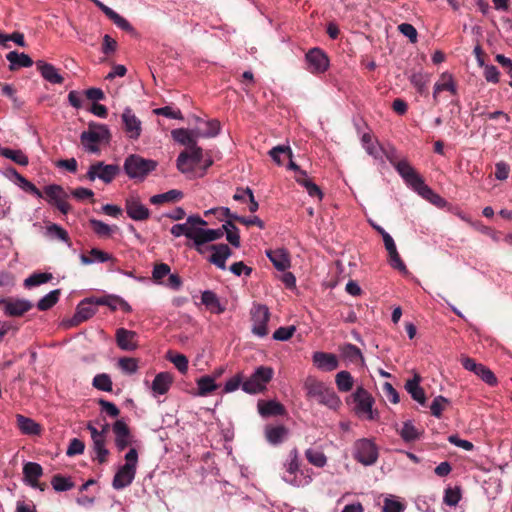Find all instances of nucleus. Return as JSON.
Instances as JSON below:
<instances>
[{"mask_svg":"<svg viewBox=\"0 0 512 512\" xmlns=\"http://www.w3.org/2000/svg\"><path fill=\"white\" fill-rule=\"evenodd\" d=\"M390 163L404 180L406 185L423 199L440 208L447 204L444 198L435 193L428 185L425 184L423 178L406 159L399 160V162L396 163L390 159Z\"/></svg>","mask_w":512,"mask_h":512,"instance_id":"f257e3e1","label":"nucleus"},{"mask_svg":"<svg viewBox=\"0 0 512 512\" xmlns=\"http://www.w3.org/2000/svg\"><path fill=\"white\" fill-rule=\"evenodd\" d=\"M183 228V235L192 240L196 251L204 254V244L218 240L221 235L219 231L205 228L207 222L198 215H190L184 223H180Z\"/></svg>","mask_w":512,"mask_h":512,"instance_id":"f03ea898","label":"nucleus"},{"mask_svg":"<svg viewBox=\"0 0 512 512\" xmlns=\"http://www.w3.org/2000/svg\"><path fill=\"white\" fill-rule=\"evenodd\" d=\"M282 479L294 487H304L312 482L311 470L300 469V460L297 449H292L283 464Z\"/></svg>","mask_w":512,"mask_h":512,"instance_id":"7ed1b4c3","label":"nucleus"},{"mask_svg":"<svg viewBox=\"0 0 512 512\" xmlns=\"http://www.w3.org/2000/svg\"><path fill=\"white\" fill-rule=\"evenodd\" d=\"M304 386L307 396L319 404L327 406L332 410L338 409L341 405V400L335 391L327 387L323 382L310 378L306 380Z\"/></svg>","mask_w":512,"mask_h":512,"instance_id":"20e7f679","label":"nucleus"},{"mask_svg":"<svg viewBox=\"0 0 512 512\" xmlns=\"http://www.w3.org/2000/svg\"><path fill=\"white\" fill-rule=\"evenodd\" d=\"M110 138V130L105 124L90 123L88 129L80 135V141L84 150L94 154L99 153V145L108 143Z\"/></svg>","mask_w":512,"mask_h":512,"instance_id":"39448f33","label":"nucleus"},{"mask_svg":"<svg viewBox=\"0 0 512 512\" xmlns=\"http://www.w3.org/2000/svg\"><path fill=\"white\" fill-rule=\"evenodd\" d=\"M138 465V452L135 448H131L125 454V464L119 466L113 480L112 486L116 490H122L128 487L135 479Z\"/></svg>","mask_w":512,"mask_h":512,"instance_id":"423d86ee","label":"nucleus"},{"mask_svg":"<svg viewBox=\"0 0 512 512\" xmlns=\"http://www.w3.org/2000/svg\"><path fill=\"white\" fill-rule=\"evenodd\" d=\"M352 397L355 403L354 411L359 418L369 421L378 419V412L373 410L374 398L366 389L362 386L357 387Z\"/></svg>","mask_w":512,"mask_h":512,"instance_id":"0eeeda50","label":"nucleus"},{"mask_svg":"<svg viewBox=\"0 0 512 512\" xmlns=\"http://www.w3.org/2000/svg\"><path fill=\"white\" fill-rule=\"evenodd\" d=\"M274 371L271 367L259 366L253 374L242 383V390L248 394H257L266 389Z\"/></svg>","mask_w":512,"mask_h":512,"instance_id":"6e6552de","label":"nucleus"},{"mask_svg":"<svg viewBox=\"0 0 512 512\" xmlns=\"http://www.w3.org/2000/svg\"><path fill=\"white\" fill-rule=\"evenodd\" d=\"M156 168V162L144 159L139 155H130L125 159L124 171L129 178L143 179L148 173Z\"/></svg>","mask_w":512,"mask_h":512,"instance_id":"1a4fd4ad","label":"nucleus"},{"mask_svg":"<svg viewBox=\"0 0 512 512\" xmlns=\"http://www.w3.org/2000/svg\"><path fill=\"white\" fill-rule=\"evenodd\" d=\"M376 444L367 438L358 439L353 445V457L364 466H371L378 460Z\"/></svg>","mask_w":512,"mask_h":512,"instance_id":"9d476101","label":"nucleus"},{"mask_svg":"<svg viewBox=\"0 0 512 512\" xmlns=\"http://www.w3.org/2000/svg\"><path fill=\"white\" fill-rule=\"evenodd\" d=\"M202 159L203 150L196 143L195 145L188 147V151H183L178 155L176 166L181 173H191Z\"/></svg>","mask_w":512,"mask_h":512,"instance_id":"9b49d317","label":"nucleus"},{"mask_svg":"<svg viewBox=\"0 0 512 512\" xmlns=\"http://www.w3.org/2000/svg\"><path fill=\"white\" fill-rule=\"evenodd\" d=\"M120 168L116 164H105L102 161H98L90 165L87 171V178L90 181L99 179L104 183L108 184L119 174Z\"/></svg>","mask_w":512,"mask_h":512,"instance_id":"f8f14e48","label":"nucleus"},{"mask_svg":"<svg viewBox=\"0 0 512 512\" xmlns=\"http://www.w3.org/2000/svg\"><path fill=\"white\" fill-rule=\"evenodd\" d=\"M270 312L266 305L255 304L251 309L252 333L260 338L268 334Z\"/></svg>","mask_w":512,"mask_h":512,"instance_id":"ddd939ff","label":"nucleus"},{"mask_svg":"<svg viewBox=\"0 0 512 512\" xmlns=\"http://www.w3.org/2000/svg\"><path fill=\"white\" fill-rule=\"evenodd\" d=\"M87 430L91 434L93 459L103 464L107 461L109 450L106 448L105 431H99L92 423L87 424Z\"/></svg>","mask_w":512,"mask_h":512,"instance_id":"4468645a","label":"nucleus"},{"mask_svg":"<svg viewBox=\"0 0 512 512\" xmlns=\"http://www.w3.org/2000/svg\"><path fill=\"white\" fill-rule=\"evenodd\" d=\"M42 193L43 198L45 197L49 204L56 206L62 214H67L69 212L70 205L66 201L68 195L60 185H47Z\"/></svg>","mask_w":512,"mask_h":512,"instance_id":"2eb2a0df","label":"nucleus"},{"mask_svg":"<svg viewBox=\"0 0 512 512\" xmlns=\"http://www.w3.org/2000/svg\"><path fill=\"white\" fill-rule=\"evenodd\" d=\"M305 60L310 73H324L329 68V58L320 48L310 49L305 55Z\"/></svg>","mask_w":512,"mask_h":512,"instance_id":"dca6fc26","label":"nucleus"},{"mask_svg":"<svg viewBox=\"0 0 512 512\" xmlns=\"http://www.w3.org/2000/svg\"><path fill=\"white\" fill-rule=\"evenodd\" d=\"M121 119L124 125V130L127 137L131 140H137L141 136L142 122L135 115L130 107H126L123 110Z\"/></svg>","mask_w":512,"mask_h":512,"instance_id":"f3484780","label":"nucleus"},{"mask_svg":"<svg viewBox=\"0 0 512 512\" xmlns=\"http://www.w3.org/2000/svg\"><path fill=\"white\" fill-rule=\"evenodd\" d=\"M125 210L128 217L134 221H144L150 217V210L137 195H130L126 198Z\"/></svg>","mask_w":512,"mask_h":512,"instance_id":"a211bd4d","label":"nucleus"},{"mask_svg":"<svg viewBox=\"0 0 512 512\" xmlns=\"http://www.w3.org/2000/svg\"><path fill=\"white\" fill-rule=\"evenodd\" d=\"M112 431L114 433V442L118 451L125 450L132 443V434L128 425L123 420H117L112 425Z\"/></svg>","mask_w":512,"mask_h":512,"instance_id":"6ab92c4d","label":"nucleus"},{"mask_svg":"<svg viewBox=\"0 0 512 512\" xmlns=\"http://www.w3.org/2000/svg\"><path fill=\"white\" fill-rule=\"evenodd\" d=\"M206 250H210L212 254L209 256L208 261L215 265L217 268L221 270L226 269V261L231 257L232 251L230 247L226 244H213L208 247H205Z\"/></svg>","mask_w":512,"mask_h":512,"instance_id":"aec40b11","label":"nucleus"},{"mask_svg":"<svg viewBox=\"0 0 512 512\" xmlns=\"http://www.w3.org/2000/svg\"><path fill=\"white\" fill-rule=\"evenodd\" d=\"M312 362L317 369L325 372H331L339 366V361L335 354L322 351L313 353Z\"/></svg>","mask_w":512,"mask_h":512,"instance_id":"412c9836","label":"nucleus"},{"mask_svg":"<svg viewBox=\"0 0 512 512\" xmlns=\"http://www.w3.org/2000/svg\"><path fill=\"white\" fill-rule=\"evenodd\" d=\"M95 299L97 297L86 298L82 300L76 309V312L73 316V320L75 323H81L88 319H90L97 312V303H95Z\"/></svg>","mask_w":512,"mask_h":512,"instance_id":"4be33fe9","label":"nucleus"},{"mask_svg":"<svg viewBox=\"0 0 512 512\" xmlns=\"http://www.w3.org/2000/svg\"><path fill=\"white\" fill-rule=\"evenodd\" d=\"M361 142L365 151L374 159L382 160L385 155L389 161L391 159L394 163L397 162L392 158V156H390L384 151L383 147L377 140H373L372 136L369 133L363 134Z\"/></svg>","mask_w":512,"mask_h":512,"instance_id":"5701e85b","label":"nucleus"},{"mask_svg":"<svg viewBox=\"0 0 512 512\" xmlns=\"http://www.w3.org/2000/svg\"><path fill=\"white\" fill-rule=\"evenodd\" d=\"M118 347L125 351H133L137 348V333L125 328H118L115 334Z\"/></svg>","mask_w":512,"mask_h":512,"instance_id":"b1692460","label":"nucleus"},{"mask_svg":"<svg viewBox=\"0 0 512 512\" xmlns=\"http://www.w3.org/2000/svg\"><path fill=\"white\" fill-rule=\"evenodd\" d=\"M33 307L31 301L27 299L9 298L6 303L4 314L9 317H20Z\"/></svg>","mask_w":512,"mask_h":512,"instance_id":"393cba45","label":"nucleus"},{"mask_svg":"<svg viewBox=\"0 0 512 512\" xmlns=\"http://www.w3.org/2000/svg\"><path fill=\"white\" fill-rule=\"evenodd\" d=\"M173 382V377L169 372L158 373L151 384V390L154 397L166 394Z\"/></svg>","mask_w":512,"mask_h":512,"instance_id":"a878e982","label":"nucleus"},{"mask_svg":"<svg viewBox=\"0 0 512 512\" xmlns=\"http://www.w3.org/2000/svg\"><path fill=\"white\" fill-rule=\"evenodd\" d=\"M36 66L38 71L40 72L41 76L44 80L51 84H62L64 81V78L59 73L58 69L50 64L46 63L45 61L39 60L36 62Z\"/></svg>","mask_w":512,"mask_h":512,"instance_id":"bb28decb","label":"nucleus"},{"mask_svg":"<svg viewBox=\"0 0 512 512\" xmlns=\"http://www.w3.org/2000/svg\"><path fill=\"white\" fill-rule=\"evenodd\" d=\"M43 475V469L36 462H27L23 466L24 482L32 488H38L39 478Z\"/></svg>","mask_w":512,"mask_h":512,"instance_id":"cd10ccee","label":"nucleus"},{"mask_svg":"<svg viewBox=\"0 0 512 512\" xmlns=\"http://www.w3.org/2000/svg\"><path fill=\"white\" fill-rule=\"evenodd\" d=\"M171 136L177 143L191 147L197 143L200 136L197 135V129L187 130L184 128L174 129L171 131Z\"/></svg>","mask_w":512,"mask_h":512,"instance_id":"c85d7f7f","label":"nucleus"},{"mask_svg":"<svg viewBox=\"0 0 512 512\" xmlns=\"http://www.w3.org/2000/svg\"><path fill=\"white\" fill-rule=\"evenodd\" d=\"M17 426L22 434L29 436L40 435L42 428L39 423L32 418L26 417L21 414L16 415Z\"/></svg>","mask_w":512,"mask_h":512,"instance_id":"c756f323","label":"nucleus"},{"mask_svg":"<svg viewBox=\"0 0 512 512\" xmlns=\"http://www.w3.org/2000/svg\"><path fill=\"white\" fill-rule=\"evenodd\" d=\"M266 255L279 271H285L290 267L289 254L285 249L267 250Z\"/></svg>","mask_w":512,"mask_h":512,"instance_id":"7c9ffc66","label":"nucleus"},{"mask_svg":"<svg viewBox=\"0 0 512 512\" xmlns=\"http://www.w3.org/2000/svg\"><path fill=\"white\" fill-rule=\"evenodd\" d=\"M421 378L415 374L412 379H409L405 384L406 391L411 395L412 399L420 405H425L426 396L423 388L420 386Z\"/></svg>","mask_w":512,"mask_h":512,"instance_id":"2f4dec72","label":"nucleus"},{"mask_svg":"<svg viewBox=\"0 0 512 512\" xmlns=\"http://www.w3.org/2000/svg\"><path fill=\"white\" fill-rule=\"evenodd\" d=\"M257 407L259 414L265 418L270 416L283 415L285 413L284 406L275 400H260L257 404Z\"/></svg>","mask_w":512,"mask_h":512,"instance_id":"473e14b6","label":"nucleus"},{"mask_svg":"<svg viewBox=\"0 0 512 512\" xmlns=\"http://www.w3.org/2000/svg\"><path fill=\"white\" fill-rule=\"evenodd\" d=\"M6 59L9 62V69L11 71L19 68H28L33 65V60L28 54L18 53L17 51H10L6 54Z\"/></svg>","mask_w":512,"mask_h":512,"instance_id":"72a5a7b5","label":"nucleus"},{"mask_svg":"<svg viewBox=\"0 0 512 512\" xmlns=\"http://www.w3.org/2000/svg\"><path fill=\"white\" fill-rule=\"evenodd\" d=\"M201 303L214 314H221L225 311V306L220 302L216 293L211 290H205L201 295Z\"/></svg>","mask_w":512,"mask_h":512,"instance_id":"f704fd0d","label":"nucleus"},{"mask_svg":"<svg viewBox=\"0 0 512 512\" xmlns=\"http://www.w3.org/2000/svg\"><path fill=\"white\" fill-rule=\"evenodd\" d=\"M79 258L83 265H92L95 263L108 262L112 260V255L98 248H92L89 252V256L82 253Z\"/></svg>","mask_w":512,"mask_h":512,"instance_id":"c9c22d12","label":"nucleus"},{"mask_svg":"<svg viewBox=\"0 0 512 512\" xmlns=\"http://www.w3.org/2000/svg\"><path fill=\"white\" fill-rule=\"evenodd\" d=\"M340 353H341V356L349 363L364 364V357L362 355L361 350L357 346H355L351 343H346L343 346H341Z\"/></svg>","mask_w":512,"mask_h":512,"instance_id":"e433bc0d","label":"nucleus"},{"mask_svg":"<svg viewBox=\"0 0 512 512\" xmlns=\"http://www.w3.org/2000/svg\"><path fill=\"white\" fill-rule=\"evenodd\" d=\"M288 435V430L283 425L267 426L265 436L270 444L277 445L282 443Z\"/></svg>","mask_w":512,"mask_h":512,"instance_id":"4c0bfd02","label":"nucleus"},{"mask_svg":"<svg viewBox=\"0 0 512 512\" xmlns=\"http://www.w3.org/2000/svg\"><path fill=\"white\" fill-rule=\"evenodd\" d=\"M216 376L205 375L196 380L197 395L207 396L215 391L219 386L215 382Z\"/></svg>","mask_w":512,"mask_h":512,"instance_id":"58836bf2","label":"nucleus"},{"mask_svg":"<svg viewBox=\"0 0 512 512\" xmlns=\"http://www.w3.org/2000/svg\"><path fill=\"white\" fill-rule=\"evenodd\" d=\"M442 91H449L452 94L456 93V85L453 81L452 76L448 73H443L441 75V80L434 85V100L437 99V95Z\"/></svg>","mask_w":512,"mask_h":512,"instance_id":"ea45409f","label":"nucleus"},{"mask_svg":"<svg viewBox=\"0 0 512 512\" xmlns=\"http://www.w3.org/2000/svg\"><path fill=\"white\" fill-rule=\"evenodd\" d=\"M45 235L51 239H58L63 241L69 247L71 246L67 231L58 224L51 223L47 225L45 229Z\"/></svg>","mask_w":512,"mask_h":512,"instance_id":"a19ab883","label":"nucleus"},{"mask_svg":"<svg viewBox=\"0 0 512 512\" xmlns=\"http://www.w3.org/2000/svg\"><path fill=\"white\" fill-rule=\"evenodd\" d=\"M183 197V193L180 190L172 189L165 193L153 195L150 198V202L154 205H160L163 203L175 202Z\"/></svg>","mask_w":512,"mask_h":512,"instance_id":"79ce46f5","label":"nucleus"},{"mask_svg":"<svg viewBox=\"0 0 512 512\" xmlns=\"http://www.w3.org/2000/svg\"><path fill=\"white\" fill-rule=\"evenodd\" d=\"M1 155L21 166L29 164L28 156L20 149L4 148Z\"/></svg>","mask_w":512,"mask_h":512,"instance_id":"37998d69","label":"nucleus"},{"mask_svg":"<svg viewBox=\"0 0 512 512\" xmlns=\"http://www.w3.org/2000/svg\"><path fill=\"white\" fill-rule=\"evenodd\" d=\"M11 174L15 177L17 184L25 191L32 193L37 198H43V193L25 177L20 175L15 169L10 170Z\"/></svg>","mask_w":512,"mask_h":512,"instance_id":"c03bdc74","label":"nucleus"},{"mask_svg":"<svg viewBox=\"0 0 512 512\" xmlns=\"http://www.w3.org/2000/svg\"><path fill=\"white\" fill-rule=\"evenodd\" d=\"M90 225L93 228V231L99 236V237H109L113 233H115L118 230L117 226H110L106 223H104L101 220L97 219H90Z\"/></svg>","mask_w":512,"mask_h":512,"instance_id":"a18cd8bd","label":"nucleus"},{"mask_svg":"<svg viewBox=\"0 0 512 512\" xmlns=\"http://www.w3.org/2000/svg\"><path fill=\"white\" fill-rule=\"evenodd\" d=\"M335 382L337 388L341 392H348L352 389L354 380L350 372L348 371H340L335 376Z\"/></svg>","mask_w":512,"mask_h":512,"instance_id":"49530a36","label":"nucleus"},{"mask_svg":"<svg viewBox=\"0 0 512 512\" xmlns=\"http://www.w3.org/2000/svg\"><path fill=\"white\" fill-rule=\"evenodd\" d=\"M307 461L315 467L322 468L327 464L326 455L317 449L309 448L305 451Z\"/></svg>","mask_w":512,"mask_h":512,"instance_id":"de8ad7c7","label":"nucleus"},{"mask_svg":"<svg viewBox=\"0 0 512 512\" xmlns=\"http://www.w3.org/2000/svg\"><path fill=\"white\" fill-rule=\"evenodd\" d=\"M410 81L420 94H426L430 75L423 72H417L411 75Z\"/></svg>","mask_w":512,"mask_h":512,"instance_id":"09e8293b","label":"nucleus"},{"mask_svg":"<svg viewBox=\"0 0 512 512\" xmlns=\"http://www.w3.org/2000/svg\"><path fill=\"white\" fill-rule=\"evenodd\" d=\"M206 129L200 130L197 128V135L200 138H213L216 137L221 130L220 122L216 119L208 120L204 122Z\"/></svg>","mask_w":512,"mask_h":512,"instance_id":"8fccbe9b","label":"nucleus"},{"mask_svg":"<svg viewBox=\"0 0 512 512\" xmlns=\"http://www.w3.org/2000/svg\"><path fill=\"white\" fill-rule=\"evenodd\" d=\"M405 504L394 495H387L384 498L382 512H404Z\"/></svg>","mask_w":512,"mask_h":512,"instance_id":"3c124183","label":"nucleus"},{"mask_svg":"<svg viewBox=\"0 0 512 512\" xmlns=\"http://www.w3.org/2000/svg\"><path fill=\"white\" fill-rule=\"evenodd\" d=\"M60 296V290L55 289L50 291L48 294L43 296L37 303V308L40 311H46L49 310L51 307H53L59 300Z\"/></svg>","mask_w":512,"mask_h":512,"instance_id":"603ef678","label":"nucleus"},{"mask_svg":"<svg viewBox=\"0 0 512 512\" xmlns=\"http://www.w3.org/2000/svg\"><path fill=\"white\" fill-rule=\"evenodd\" d=\"M400 436L405 442H412L419 438L420 432L414 426L413 422L408 420L403 423Z\"/></svg>","mask_w":512,"mask_h":512,"instance_id":"864d4df0","label":"nucleus"},{"mask_svg":"<svg viewBox=\"0 0 512 512\" xmlns=\"http://www.w3.org/2000/svg\"><path fill=\"white\" fill-rule=\"evenodd\" d=\"M53 278L51 273L43 272V273H33L28 278L24 280V286L26 288H32L39 286L41 284L49 282Z\"/></svg>","mask_w":512,"mask_h":512,"instance_id":"5fc2aeb1","label":"nucleus"},{"mask_svg":"<svg viewBox=\"0 0 512 512\" xmlns=\"http://www.w3.org/2000/svg\"><path fill=\"white\" fill-rule=\"evenodd\" d=\"M51 485L57 492L68 491L74 486L70 478L61 475H55L51 480Z\"/></svg>","mask_w":512,"mask_h":512,"instance_id":"6e6d98bb","label":"nucleus"},{"mask_svg":"<svg viewBox=\"0 0 512 512\" xmlns=\"http://www.w3.org/2000/svg\"><path fill=\"white\" fill-rule=\"evenodd\" d=\"M167 359L174 364V366L181 373H186L188 370V359L183 354H175L171 351L167 353Z\"/></svg>","mask_w":512,"mask_h":512,"instance_id":"4d7b16f0","label":"nucleus"},{"mask_svg":"<svg viewBox=\"0 0 512 512\" xmlns=\"http://www.w3.org/2000/svg\"><path fill=\"white\" fill-rule=\"evenodd\" d=\"M93 386L98 390L110 392L112 391V380L106 373L97 374L93 378Z\"/></svg>","mask_w":512,"mask_h":512,"instance_id":"13d9d810","label":"nucleus"},{"mask_svg":"<svg viewBox=\"0 0 512 512\" xmlns=\"http://www.w3.org/2000/svg\"><path fill=\"white\" fill-rule=\"evenodd\" d=\"M448 403L449 400L441 395L435 397L430 405L431 414L436 418H440Z\"/></svg>","mask_w":512,"mask_h":512,"instance_id":"bf43d9fd","label":"nucleus"},{"mask_svg":"<svg viewBox=\"0 0 512 512\" xmlns=\"http://www.w3.org/2000/svg\"><path fill=\"white\" fill-rule=\"evenodd\" d=\"M119 368L126 374H134L138 370V361L135 358L123 357L118 361Z\"/></svg>","mask_w":512,"mask_h":512,"instance_id":"052dcab7","label":"nucleus"},{"mask_svg":"<svg viewBox=\"0 0 512 512\" xmlns=\"http://www.w3.org/2000/svg\"><path fill=\"white\" fill-rule=\"evenodd\" d=\"M475 374L479 376L485 383L488 385H495L497 383V378L494 373L484 365H480L476 370Z\"/></svg>","mask_w":512,"mask_h":512,"instance_id":"680f3d73","label":"nucleus"},{"mask_svg":"<svg viewBox=\"0 0 512 512\" xmlns=\"http://www.w3.org/2000/svg\"><path fill=\"white\" fill-rule=\"evenodd\" d=\"M121 297L116 295H108L104 297H97L95 303L98 305L108 306L111 310H117L119 308Z\"/></svg>","mask_w":512,"mask_h":512,"instance_id":"e2e57ef3","label":"nucleus"},{"mask_svg":"<svg viewBox=\"0 0 512 512\" xmlns=\"http://www.w3.org/2000/svg\"><path fill=\"white\" fill-rule=\"evenodd\" d=\"M295 331V326L279 327L273 333V339L277 341H287L293 336Z\"/></svg>","mask_w":512,"mask_h":512,"instance_id":"0e129e2a","label":"nucleus"},{"mask_svg":"<svg viewBox=\"0 0 512 512\" xmlns=\"http://www.w3.org/2000/svg\"><path fill=\"white\" fill-rule=\"evenodd\" d=\"M170 271H171V269L168 264H166V263L156 264L152 271V277H153L154 281L161 283V280L165 276H168Z\"/></svg>","mask_w":512,"mask_h":512,"instance_id":"69168bd1","label":"nucleus"},{"mask_svg":"<svg viewBox=\"0 0 512 512\" xmlns=\"http://www.w3.org/2000/svg\"><path fill=\"white\" fill-rule=\"evenodd\" d=\"M85 444L78 438H73L67 448L66 454L68 456L80 455L84 452Z\"/></svg>","mask_w":512,"mask_h":512,"instance_id":"338daca9","label":"nucleus"},{"mask_svg":"<svg viewBox=\"0 0 512 512\" xmlns=\"http://www.w3.org/2000/svg\"><path fill=\"white\" fill-rule=\"evenodd\" d=\"M461 500V494L459 489L448 488L444 493V502L448 506H456Z\"/></svg>","mask_w":512,"mask_h":512,"instance_id":"774afa93","label":"nucleus"}]
</instances>
